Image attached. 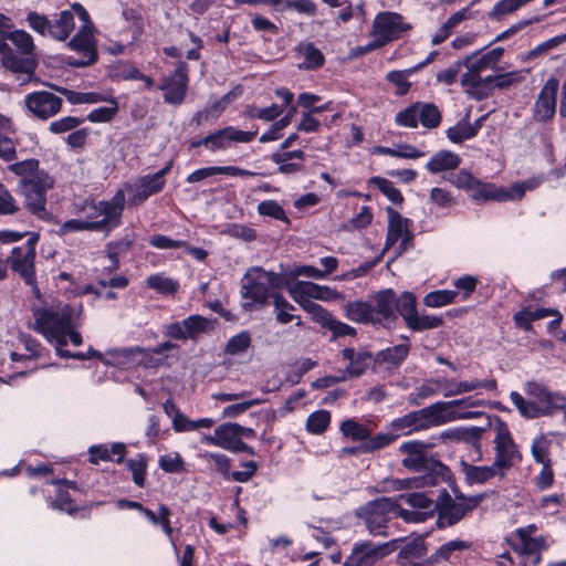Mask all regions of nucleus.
<instances>
[{
    "instance_id": "28",
    "label": "nucleus",
    "mask_w": 566,
    "mask_h": 566,
    "mask_svg": "<svg viewBox=\"0 0 566 566\" xmlns=\"http://www.w3.org/2000/svg\"><path fill=\"white\" fill-rule=\"evenodd\" d=\"M296 283V290L295 294L296 296L303 297L304 295H307L310 297H313L314 300H321V301H339L344 300L345 296L343 293L325 285H318L313 282L308 281H297Z\"/></svg>"
},
{
    "instance_id": "64",
    "label": "nucleus",
    "mask_w": 566,
    "mask_h": 566,
    "mask_svg": "<svg viewBox=\"0 0 566 566\" xmlns=\"http://www.w3.org/2000/svg\"><path fill=\"white\" fill-rule=\"evenodd\" d=\"M406 500V503L415 509L429 510V512H433L434 504L433 501L421 492H413L402 496Z\"/></svg>"
},
{
    "instance_id": "12",
    "label": "nucleus",
    "mask_w": 566,
    "mask_h": 566,
    "mask_svg": "<svg viewBox=\"0 0 566 566\" xmlns=\"http://www.w3.org/2000/svg\"><path fill=\"white\" fill-rule=\"evenodd\" d=\"M255 276L249 285L242 286V297L250 300L247 305L264 304L270 293L282 286V277L280 274L264 271L263 269L254 270Z\"/></svg>"
},
{
    "instance_id": "18",
    "label": "nucleus",
    "mask_w": 566,
    "mask_h": 566,
    "mask_svg": "<svg viewBox=\"0 0 566 566\" xmlns=\"http://www.w3.org/2000/svg\"><path fill=\"white\" fill-rule=\"evenodd\" d=\"M188 85L187 64L180 62L170 78H165L159 90L165 91L164 101L178 105L185 99Z\"/></svg>"
},
{
    "instance_id": "36",
    "label": "nucleus",
    "mask_w": 566,
    "mask_h": 566,
    "mask_svg": "<svg viewBox=\"0 0 566 566\" xmlns=\"http://www.w3.org/2000/svg\"><path fill=\"white\" fill-rule=\"evenodd\" d=\"M460 157L449 150H441L427 163V169L432 174L455 169L460 165Z\"/></svg>"
},
{
    "instance_id": "27",
    "label": "nucleus",
    "mask_w": 566,
    "mask_h": 566,
    "mask_svg": "<svg viewBox=\"0 0 566 566\" xmlns=\"http://www.w3.org/2000/svg\"><path fill=\"white\" fill-rule=\"evenodd\" d=\"M462 473L468 484H483L495 476L503 478L505 475L501 469L494 463L491 465H473L467 462H461Z\"/></svg>"
},
{
    "instance_id": "1",
    "label": "nucleus",
    "mask_w": 566,
    "mask_h": 566,
    "mask_svg": "<svg viewBox=\"0 0 566 566\" xmlns=\"http://www.w3.org/2000/svg\"><path fill=\"white\" fill-rule=\"evenodd\" d=\"M25 20L38 34L60 42L67 41L66 48L81 55L78 59L69 57V65L85 67L97 62L96 28L81 3H73L70 9L53 14L51 19L36 11H30Z\"/></svg>"
},
{
    "instance_id": "52",
    "label": "nucleus",
    "mask_w": 566,
    "mask_h": 566,
    "mask_svg": "<svg viewBox=\"0 0 566 566\" xmlns=\"http://www.w3.org/2000/svg\"><path fill=\"white\" fill-rule=\"evenodd\" d=\"M200 457L208 463L213 464V470L229 479L230 460L222 453L205 451Z\"/></svg>"
},
{
    "instance_id": "24",
    "label": "nucleus",
    "mask_w": 566,
    "mask_h": 566,
    "mask_svg": "<svg viewBox=\"0 0 566 566\" xmlns=\"http://www.w3.org/2000/svg\"><path fill=\"white\" fill-rule=\"evenodd\" d=\"M2 63L6 69L17 74V78L20 80L21 84L29 83L34 76L36 62L32 57L19 56L10 52L2 57Z\"/></svg>"
},
{
    "instance_id": "38",
    "label": "nucleus",
    "mask_w": 566,
    "mask_h": 566,
    "mask_svg": "<svg viewBox=\"0 0 566 566\" xmlns=\"http://www.w3.org/2000/svg\"><path fill=\"white\" fill-rule=\"evenodd\" d=\"M296 290V283L291 285L289 287L290 295L292 298L298 303L305 311H307L310 314L313 315V318L318 323L323 324V322L326 319V317L329 315V312L323 308L321 305L314 303L312 300L313 297H310L307 295H304L303 297H297L295 294Z\"/></svg>"
},
{
    "instance_id": "37",
    "label": "nucleus",
    "mask_w": 566,
    "mask_h": 566,
    "mask_svg": "<svg viewBox=\"0 0 566 566\" xmlns=\"http://www.w3.org/2000/svg\"><path fill=\"white\" fill-rule=\"evenodd\" d=\"M297 53L303 56L304 61L300 65L307 70L318 69L324 63L322 52L311 42H302L297 45Z\"/></svg>"
},
{
    "instance_id": "30",
    "label": "nucleus",
    "mask_w": 566,
    "mask_h": 566,
    "mask_svg": "<svg viewBox=\"0 0 566 566\" xmlns=\"http://www.w3.org/2000/svg\"><path fill=\"white\" fill-rule=\"evenodd\" d=\"M402 338L408 342V337L403 336ZM409 352V343L395 345L378 352L375 357V363L384 366L386 369H396L406 360Z\"/></svg>"
},
{
    "instance_id": "46",
    "label": "nucleus",
    "mask_w": 566,
    "mask_h": 566,
    "mask_svg": "<svg viewBox=\"0 0 566 566\" xmlns=\"http://www.w3.org/2000/svg\"><path fill=\"white\" fill-rule=\"evenodd\" d=\"M552 441L544 434L535 438L532 442L531 452L534 460L541 464L552 463L548 457Z\"/></svg>"
},
{
    "instance_id": "59",
    "label": "nucleus",
    "mask_w": 566,
    "mask_h": 566,
    "mask_svg": "<svg viewBox=\"0 0 566 566\" xmlns=\"http://www.w3.org/2000/svg\"><path fill=\"white\" fill-rule=\"evenodd\" d=\"M273 303L277 310L276 319L281 324H286L294 318V315L290 313L295 307L289 303L281 294H273Z\"/></svg>"
},
{
    "instance_id": "62",
    "label": "nucleus",
    "mask_w": 566,
    "mask_h": 566,
    "mask_svg": "<svg viewBox=\"0 0 566 566\" xmlns=\"http://www.w3.org/2000/svg\"><path fill=\"white\" fill-rule=\"evenodd\" d=\"M443 387V377L429 379L424 381L420 387L417 388V396L420 399H426L432 397L437 394H442L444 396Z\"/></svg>"
},
{
    "instance_id": "9",
    "label": "nucleus",
    "mask_w": 566,
    "mask_h": 566,
    "mask_svg": "<svg viewBox=\"0 0 566 566\" xmlns=\"http://www.w3.org/2000/svg\"><path fill=\"white\" fill-rule=\"evenodd\" d=\"M494 431L495 457L493 463L502 472L506 473V471L522 460V454L512 438L507 424L500 418L495 419Z\"/></svg>"
},
{
    "instance_id": "54",
    "label": "nucleus",
    "mask_w": 566,
    "mask_h": 566,
    "mask_svg": "<svg viewBox=\"0 0 566 566\" xmlns=\"http://www.w3.org/2000/svg\"><path fill=\"white\" fill-rule=\"evenodd\" d=\"M126 465L133 474V481L138 486H144L145 483V474L147 469L146 458L142 454H138L134 459H129L126 461Z\"/></svg>"
},
{
    "instance_id": "55",
    "label": "nucleus",
    "mask_w": 566,
    "mask_h": 566,
    "mask_svg": "<svg viewBox=\"0 0 566 566\" xmlns=\"http://www.w3.org/2000/svg\"><path fill=\"white\" fill-rule=\"evenodd\" d=\"M322 326L329 329L335 337L356 335V329L354 327L336 319L331 313L323 322Z\"/></svg>"
},
{
    "instance_id": "32",
    "label": "nucleus",
    "mask_w": 566,
    "mask_h": 566,
    "mask_svg": "<svg viewBox=\"0 0 566 566\" xmlns=\"http://www.w3.org/2000/svg\"><path fill=\"white\" fill-rule=\"evenodd\" d=\"M473 200H494L499 202L507 201L506 188L496 187L493 184L482 182L476 179L473 188L470 190Z\"/></svg>"
},
{
    "instance_id": "19",
    "label": "nucleus",
    "mask_w": 566,
    "mask_h": 566,
    "mask_svg": "<svg viewBox=\"0 0 566 566\" xmlns=\"http://www.w3.org/2000/svg\"><path fill=\"white\" fill-rule=\"evenodd\" d=\"M50 187V182H45L38 177L29 180L25 179L21 186V191L25 198L28 209L40 218H44L46 216L45 193L46 189Z\"/></svg>"
},
{
    "instance_id": "25",
    "label": "nucleus",
    "mask_w": 566,
    "mask_h": 566,
    "mask_svg": "<svg viewBox=\"0 0 566 566\" xmlns=\"http://www.w3.org/2000/svg\"><path fill=\"white\" fill-rule=\"evenodd\" d=\"M388 214V231L386 240V249L392 247L398 240L401 239V248L405 249V244L409 241L410 235L408 231V219L401 217V214L392 208H387Z\"/></svg>"
},
{
    "instance_id": "17",
    "label": "nucleus",
    "mask_w": 566,
    "mask_h": 566,
    "mask_svg": "<svg viewBox=\"0 0 566 566\" xmlns=\"http://www.w3.org/2000/svg\"><path fill=\"white\" fill-rule=\"evenodd\" d=\"M558 88L559 81L556 77H551L545 82L534 103V120L545 123L553 118L556 112Z\"/></svg>"
},
{
    "instance_id": "21",
    "label": "nucleus",
    "mask_w": 566,
    "mask_h": 566,
    "mask_svg": "<svg viewBox=\"0 0 566 566\" xmlns=\"http://www.w3.org/2000/svg\"><path fill=\"white\" fill-rule=\"evenodd\" d=\"M371 312L375 316V323L386 326L387 323L397 318L396 303L397 295L391 289L380 291L370 297Z\"/></svg>"
},
{
    "instance_id": "47",
    "label": "nucleus",
    "mask_w": 566,
    "mask_h": 566,
    "mask_svg": "<svg viewBox=\"0 0 566 566\" xmlns=\"http://www.w3.org/2000/svg\"><path fill=\"white\" fill-rule=\"evenodd\" d=\"M331 421V415L326 410H317L311 413L306 421V429L313 434L323 433Z\"/></svg>"
},
{
    "instance_id": "51",
    "label": "nucleus",
    "mask_w": 566,
    "mask_h": 566,
    "mask_svg": "<svg viewBox=\"0 0 566 566\" xmlns=\"http://www.w3.org/2000/svg\"><path fill=\"white\" fill-rule=\"evenodd\" d=\"M340 431L344 436L350 437L353 440L363 441L370 437V430L365 426L354 421L345 420L340 424Z\"/></svg>"
},
{
    "instance_id": "11",
    "label": "nucleus",
    "mask_w": 566,
    "mask_h": 566,
    "mask_svg": "<svg viewBox=\"0 0 566 566\" xmlns=\"http://www.w3.org/2000/svg\"><path fill=\"white\" fill-rule=\"evenodd\" d=\"M396 123L400 126L416 128L420 123L426 128H436L441 123V113L434 104L417 102L397 113Z\"/></svg>"
},
{
    "instance_id": "42",
    "label": "nucleus",
    "mask_w": 566,
    "mask_h": 566,
    "mask_svg": "<svg viewBox=\"0 0 566 566\" xmlns=\"http://www.w3.org/2000/svg\"><path fill=\"white\" fill-rule=\"evenodd\" d=\"M216 321L208 319L200 315H191L184 319V327L188 337L193 338L200 333L213 329Z\"/></svg>"
},
{
    "instance_id": "33",
    "label": "nucleus",
    "mask_w": 566,
    "mask_h": 566,
    "mask_svg": "<svg viewBox=\"0 0 566 566\" xmlns=\"http://www.w3.org/2000/svg\"><path fill=\"white\" fill-rule=\"evenodd\" d=\"M342 356L344 359L349 361L347 366L349 375L356 377L361 376L366 371L373 359L370 353L364 350L356 352L352 347L344 348L342 350Z\"/></svg>"
},
{
    "instance_id": "39",
    "label": "nucleus",
    "mask_w": 566,
    "mask_h": 566,
    "mask_svg": "<svg viewBox=\"0 0 566 566\" xmlns=\"http://www.w3.org/2000/svg\"><path fill=\"white\" fill-rule=\"evenodd\" d=\"M471 547V544L462 539H453L441 545L432 555H430V562L434 565L441 562L449 560L455 552L467 551Z\"/></svg>"
},
{
    "instance_id": "2",
    "label": "nucleus",
    "mask_w": 566,
    "mask_h": 566,
    "mask_svg": "<svg viewBox=\"0 0 566 566\" xmlns=\"http://www.w3.org/2000/svg\"><path fill=\"white\" fill-rule=\"evenodd\" d=\"M432 443L418 440L403 442L399 446V452L403 455L402 467L408 470L422 473L420 476L398 481L401 488L436 486L451 479L450 469L431 455Z\"/></svg>"
},
{
    "instance_id": "15",
    "label": "nucleus",
    "mask_w": 566,
    "mask_h": 566,
    "mask_svg": "<svg viewBox=\"0 0 566 566\" xmlns=\"http://www.w3.org/2000/svg\"><path fill=\"white\" fill-rule=\"evenodd\" d=\"M24 105L34 117L46 120L61 112L63 101L52 92L36 91L24 97Z\"/></svg>"
},
{
    "instance_id": "43",
    "label": "nucleus",
    "mask_w": 566,
    "mask_h": 566,
    "mask_svg": "<svg viewBox=\"0 0 566 566\" xmlns=\"http://www.w3.org/2000/svg\"><path fill=\"white\" fill-rule=\"evenodd\" d=\"M251 343L250 333L247 331L240 332L228 340L224 353L232 356L244 354L250 348Z\"/></svg>"
},
{
    "instance_id": "16",
    "label": "nucleus",
    "mask_w": 566,
    "mask_h": 566,
    "mask_svg": "<svg viewBox=\"0 0 566 566\" xmlns=\"http://www.w3.org/2000/svg\"><path fill=\"white\" fill-rule=\"evenodd\" d=\"M203 441L232 452L254 453L253 449L240 439L238 423L234 422L220 424L214 429L213 436H206Z\"/></svg>"
},
{
    "instance_id": "34",
    "label": "nucleus",
    "mask_w": 566,
    "mask_h": 566,
    "mask_svg": "<svg viewBox=\"0 0 566 566\" xmlns=\"http://www.w3.org/2000/svg\"><path fill=\"white\" fill-rule=\"evenodd\" d=\"M216 175H229V176H251L252 174L248 170L241 169L234 166H214V167H205L195 170L187 177V182L195 184L199 182L203 179Z\"/></svg>"
},
{
    "instance_id": "10",
    "label": "nucleus",
    "mask_w": 566,
    "mask_h": 566,
    "mask_svg": "<svg viewBox=\"0 0 566 566\" xmlns=\"http://www.w3.org/2000/svg\"><path fill=\"white\" fill-rule=\"evenodd\" d=\"M401 538L391 539L382 544H374L369 541L354 545L350 555L343 566H374L376 563L397 549Z\"/></svg>"
},
{
    "instance_id": "60",
    "label": "nucleus",
    "mask_w": 566,
    "mask_h": 566,
    "mask_svg": "<svg viewBox=\"0 0 566 566\" xmlns=\"http://www.w3.org/2000/svg\"><path fill=\"white\" fill-rule=\"evenodd\" d=\"M426 555V547L422 542L413 541L406 544L399 552L400 563H410L411 558H422Z\"/></svg>"
},
{
    "instance_id": "29",
    "label": "nucleus",
    "mask_w": 566,
    "mask_h": 566,
    "mask_svg": "<svg viewBox=\"0 0 566 566\" xmlns=\"http://www.w3.org/2000/svg\"><path fill=\"white\" fill-rule=\"evenodd\" d=\"M461 85L464 87L469 97L481 101L489 97L495 88L493 76H461Z\"/></svg>"
},
{
    "instance_id": "3",
    "label": "nucleus",
    "mask_w": 566,
    "mask_h": 566,
    "mask_svg": "<svg viewBox=\"0 0 566 566\" xmlns=\"http://www.w3.org/2000/svg\"><path fill=\"white\" fill-rule=\"evenodd\" d=\"M524 391L533 400H526L517 391H512L510 398L518 412L525 418H539L551 416L555 411L566 408V397L558 391H551L545 385L537 381H527Z\"/></svg>"
},
{
    "instance_id": "13",
    "label": "nucleus",
    "mask_w": 566,
    "mask_h": 566,
    "mask_svg": "<svg viewBox=\"0 0 566 566\" xmlns=\"http://www.w3.org/2000/svg\"><path fill=\"white\" fill-rule=\"evenodd\" d=\"M411 25L402 21V17L396 12H380L376 15L371 34L374 36L371 46H384L397 39L401 32L408 31Z\"/></svg>"
},
{
    "instance_id": "5",
    "label": "nucleus",
    "mask_w": 566,
    "mask_h": 566,
    "mask_svg": "<svg viewBox=\"0 0 566 566\" xmlns=\"http://www.w3.org/2000/svg\"><path fill=\"white\" fill-rule=\"evenodd\" d=\"M125 205V193L117 190L114 197L108 201H99L94 206L95 211L103 218L97 221H86L81 219H71L65 221L60 233L84 231V230H102L105 228H115L120 223V217Z\"/></svg>"
},
{
    "instance_id": "31",
    "label": "nucleus",
    "mask_w": 566,
    "mask_h": 566,
    "mask_svg": "<svg viewBox=\"0 0 566 566\" xmlns=\"http://www.w3.org/2000/svg\"><path fill=\"white\" fill-rule=\"evenodd\" d=\"M273 163L279 165V171L292 175L303 170L302 161L305 159L303 150L276 151L271 156Z\"/></svg>"
},
{
    "instance_id": "35",
    "label": "nucleus",
    "mask_w": 566,
    "mask_h": 566,
    "mask_svg": "<svg viewBox=\"0 0 566 566\" xmlns=\"http://www.w3.org/2000/svg\"><path fill=\"white\" fill-rule=\"evenodd\" d=\"M371 310V304L364 301L348 302L345 305L346 317L360 324H376Z\"/></svg>"
},
{
    "instance_id": "48",
    "label": "nucleus",
    "mask_w": 566,
    "mask_h": 566,
    "mask_svg": "<svg viewBox=\"0 0 566 566\" xmlns=\"http://www.w3.org/2000/svg\"><path fill=\"white\" fill-rule=\"evenodd\" d=\"M527 71L516 70L493 76L495 88L507 90L512 86L520 84L524 78Z\"/></svg>"
},
{
    "instance_id": "45",
    "label": "nucleus",
    "mask_w": 566,
    "mask_h": 566,
    "mask_svg": "<svg viewBox=\"0 0 566 566\" xmlns=\"http://www.w3.org/2000/svg\"><path fill=\"white\" fill-rule=\"evenodd\" d=\"M6 36L19 49L22 54H31L34 49L33 38L24 30L8 31Z\"/></svg>"
},
{
    "instance_id": "23",
    "label": "nucleus",
    "mask_w": 566,
    "mask_h": 566,
    "mask_svg": "<svg viewBox=\"0 0 566 566\" xmlns=\"http://www.w3.org/2000/svg\"><path fill=\"white\" fill-rule=\"evenodd\" d=\"M165 186V180L154 178L153 175H146L137 179L134 184L127 187V190L132 192L129 203L138 206L143 203L150 196L158 193Z\"/></svg>"
},
{
    "instance_id": "14",
    "label": "nucleus",
    "mask_w": 566,
    "mask_h": 566,
    "mask_svg": "<svg viewBox=\"0 0 566 566\" xmlns=\"http://www.w3.org/2000/svg\"><path fill=\"white\" fill-rule=\"evenodd\" d=\"M39 241V234L30 233L24 247H15L12 249L9 262L11 269L18 272L24 282L29 285H35V245Z\"/></svg>"
},
{
    "instance_id": "58",
    "label": "nucleus",
    "mask_w": 566,
    "mask_h": 566,
    "mask_svg": "<svg viewBox=\"0 0 566 566\" xmlns=\"http://www.w3.org/2000/svg\"><path fill=\"white\" fill-rule=\"evenodd\" d=\"M542 180L539 178H531L528 180L516 182L507 188V201L520 200L523 198L527 190H534L539 186Z\"/></svg>"
},
{
    "instance_id": "20",
    "label": "nucleus",
    "mask_w": 566,
    "mask_h": 566,
    "mask_svg": "<svg viewBox=\"0 0 566 566\" xmlns=\"http://www.w3.org/2000/svg\"><path fill=\"white\" fill-rule=\"evenodd\" d=\"M504 53L503 48H494L485 53L476 51L461 59L465 72L461 76H481L483 71L493 69Z\"/></svg>"
},
{
    "instance_id": "50",
    "label": "nucleus",
    "mask_w": 566,
    "mask_h": 566,
    "mask_svg": "<svg viewBox=\"0 0 566 566\" xmlns=\"http://www.w3.org/2000/svg\"><path fill=\"white\" fill-rule=\"evenodd\" d=\"M396 313L398 312L405 323L417 313L416 296L410 292H403L397 297Z\"/></svg>"
},
{
    "instance_id": "6",
    "label": "nucleus",
    "mask_w": 566,
    "mask_h": 566,
    "mask_svg": "<svg viewBox=\"0 0 566 566\" xmlns=\"http://www.w3.org/2000/svg\"><path fill=\"white\" fill-rule=\"evenodd\" d=\"M34 329L50 343L67 345L66 335L71 332L72 310L65 305L60 308H43L34 312Z\"/></svg>"
},
{
    "instance_id": "41",
    "label": "nucleus",
    "mask_w": 566,
    "mask_h": 566,
    "mask_svg": "<svg viewBox=\"0 0 566 566\" xmlns=\"http://www.w3.org/2000/svg\"><path fill=\"white\" fill-rule=\"evenodd\" d=\"M146 284L149 289L165 295H174L179 290V283L163 274H154L147 277Z\"/></svg>"
},
{
    "instance_id": "4",
    "label": "nucleus",
    "mask_w": 566,
    "mask_h": 566,
    "mask_svg": "<svg viewBox=\"0 0 566 566\" xmlns=\"http://www.w3.org/2000/svg\"><path fill=\"white\" fill-rule=\"evenodd\" d=\"M465 403L469 407H480L483 400H473L472 398L455 399L450 401H437L426 408L417 411H411L403 417L397 418L391 421L390 428L398 436L401 433L408 434L413 431H420L433 426L444 423L442 411L451 409L452 407Z\"/></svg>"
},
{
    "instance_id": "8",
    "label": "nucleus",
    "mask_w": 566,
    "mask_h": 566,
    "mask_svg": "<svg viewBox=\"0 0 566 566\" xmlns=\"http://www.w3.org/2000/svg\"><path fill=\"white\" fill-rule=\"evenodd\" d=\"M396 502L384 496L359 506L356 516L365 523L369 534L386 537L388 524L396 517Z\"/></svg>"
},
{
    "instance_id": "26",
    "label": "nucleus",
    "mask_w": 566,
    "mask_h": 566,
    "mask_svg": "<svg viewBox=\"0 0 566 566\" xmlns=\"http://www.w3.org/2000/svg\"><path fill=\"white\" fill-rule=\"evenodd\" d=\"M444 389V397H453L463 395L467 392H471L478 389H488V390H494L496 388V381L494 379L490 380H479V379H472V380H454L451 378L443 377V387Z\"/></svg>"
},
{
    "instance_id": "61",
    "label": "nucleus",
    "mask_w": 566,
    "mask_h": 566,
    "mask_svg": "<svg viewBox=\"0 0 566 566\" xmlns=\"http://www.w3.org/2000/svg\"><path fill=\"white\" fill-rule=\"evenodd\" d=\"M258 212L261 216H268L276 220L289 222V219L286 218L283 208L274 200H265L260 202L258 206Z\"/></svg>"
},
{
    "instance_id": "22",
    "label": "nucleus",
    "mask_w": 566,
    "mask_h": 566,
    "mask_svg": "<svg viewBox=\"0 0 566 566\" xmlns=\"http://www.w3.org/2000/svg\"><path fill=\"white\" fill-rule=\"evenodd\" d=\"M256 132H244L233 126H227L206 137L210 142V150L226 149L230 143H249L254 139Z\"/></svg>"
},
{
    "instance_id": "7",
    "label": "nucleus",
    "mask_w": 566,
    "mask_h": 566,
    "mask_svg": "<svg viewBox=\"0 0 566 566\" xmlns=\"http://www.w3.org/2000/svg\"><path fill=\"white\" fill-rule=\"evenodd\" d=\"M482 496H465L458 494L452 497L447 490H442L436 501L434 509L438 512L437 525L446 528L458 524L468 513L479 506Z\"/></svg>"
},
{
    "instance_id": "57",
    "label": "nucleus",
    "mask_w": 566,
    "mask_h": 566,
    "mask_svg": "<svg viewBox=\"0 0 566 566\" xmlns=\"http://www.w3.org/2000/svg\"><path fill=\"white\" fill-rule=\"evenodd\" d=\"M370 182L377 186V188L394 203H401L403 198L401 192L394 186V184L381 177H373Z\"/></svg>"
},
{
    "instance_id": "44",
    "label": "nucleus",
    "mask_w": 566,
    "mask_h": 566,
    "mask_svg": "<svg viewBox=\"0 0 566 566\" xmlns=\"http://www.w3.org/2000/svg\"><path fill=\"white\" fill-rule=\"evenodd\" d=\"M458 296L457 291L452 290H438L428 293L423 297V304L428 307H441L454 302Z\"/></svg>"
},
{
    "instance_id": "40",
    "label": "nucleus",
    "mask_w": 566,
    "mask_h": 566,
    "mask_svg": "<svg viewBox=\"0 0 566 566\" xmlns=\"http://www.w3.org/2000/svg\"><path fill=\"white\" fill-rule=\"evenodd\" d=\"M442 324V317L436 315L419 314L418 312L406 322L408 328L413 332L434 329L440 327Z\"/></svg>"
},
{
    "instance_id": "53",
    "label": "nucleus",
    "mask_w": 566,
    "mask_h": 566,
    "mask_svg": "<svg viewBox=\"0 0 566 566\" xmlns=\"http://www.w3.org/2000/svg\"><path fill=\"white\" fill-rule=\"evenodd\" d=\"M447 137L454 144H460L474 137V128L465 119L447 130Z\"/></svg>"
},
{
    "instance_id": "49",
    "label": "nucleus",
    "mask_w": 566,
    "mask_h": 566,
    "mask_svg": "<svg viewBox=\"0 0 566 566\" xmlns=\"http://www.w3.org/2000/svg\"><path fill=\"white\" fill-rule=\"evenodd\" d=\"M416 72V69L410 67L402 71H390L387 73L386 78L397 87L398 95H405L410 88L408 76Z\"/></svg>"
},
{
    "instance_id": "63",
    "label": "nucleus",
    "mask_w": 566,
    "mask_h": 566,
    "mask_svg": "<svg viewBox=\"0 0 566 566\" xmlns=\"http://www.w3.org/2000/svg\"><path fill=\"white\" fill-rule=\"evenodd\" d=\"M84 119L75 116H66L50 124L49 129L53 134L70 132L80 126Z\"/></svg>"
},
{
    "instance_id": "56",
    "label": "nucleus",
    "mask_w": 566,
    "mask_h": 566,
    "mask_svg": "<svg viewBox=\"0 0 566 566\" xmlns=\"http://www.w3.org/2000/svg\"><path fill=\"white\" fill-rule=\"evenodd\" d=\"M293 9L301 14L313 17L316 14V4L313 0H283V4L277 11Z\"/></svg>"
}]
</instances>
